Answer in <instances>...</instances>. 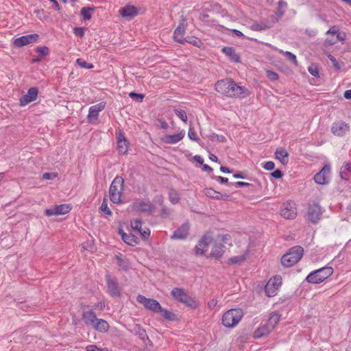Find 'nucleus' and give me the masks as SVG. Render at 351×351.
<instances>
[{
  "label": "nucleus",
  "mask_w": 351,
  "mask_h": 351,
  "mask_svg": "<svg viewBox=\"0 0 351 351\" xmlns=\"http://www.w3.org/2000/svg\"><path fill=\"white\" fill-rule=\"evenodd\" d=\"M215 90L228 97H244L247 95V90L239 86L232 79L218 80L215 85Z\"/></svg>",
  "instance_id": "1"
},
{
  "label": "nucleus",
  "mask_w": 351,
  "mask_h": 351,
  "mask_svg": "<svg viewBox=\"0 0 351 351\" xmlns=\"http://www.w3.org/2000/svg\"><path fill=\"white\" fill-rule=\"evenodd\" d=\"M304 249L299 245L292 247L289 252L281 258L282 265L289 267L296 264L302 257Z\"/></svg>",
  "instance_id": "2"
},
{
  "label": "nucleus",
  "mask_w": 351,
  "mask_h": 351,
  "mask_svg": "<svg viewBox=\"0 0 351 351\" xmlns=\"http://www.w3.org/2000/svg\"><path fill=\"white\" fill-rule=\"evenodd\" d=\"M124 180L121 176H117L112 182L110 189L109 195L110 201L114 204H119L121 202V195L123 191Z\"/></svg>",
  "instance_id": "3"
},
{
  "label": "nucleus",
  "mask_w": 351,
  "mask_h": 351,
  "mask_svg": "<svg viewBox=\"0 0 351 351\" xmlns=\"http://www.w3.org/2000/svg\"><path fill=\"white\" fill-rule=\"evenodd\" d=\"M243 312L240 308H232L226 311L222 317V324L226 328H232L241 321Z\"/></svg>",
  "instance_id": "4"
},
{
  "label": "nucleus",
  "mask_w": 351,
  "mask_h": 351,
  "mask_svg": "<svg viewBox=\"0 0 351 351\" xmlns=\"http://www.w3.org/2000/svg\"><path fill=\"white\" fill-rule=\"evenodd\" d=\"M333 273V269L330 267H323L319 269L311 272L306 280L312 284H317L323 282L330 277Z\"/></svg>",
  "instance_id": "5"
},
{
  "label": "nucleus",
  "mask_w": 351,
  "mask_h": 351,
  "mask_svg": "<svg viewBox=\"0 0 351 351\" xmlns=\"http://www.w3.org/2000/svg\"><path fill=\"white\" fill-rule=\"evenodd\" d=\"M171 293L174 299L184 303L191 308H196L198 306V302L194 298L189 296L184 289L173 288Z\"/></svg>",
  "instance_id": "6"
},
{
  "label": "nucleus",
  "mask_w": 351,
  "mask_h": 351,
  "mask_svg": "<svg viewBox=\"0 0 351 351\" xmlns=\"http://www.w3.org/2000/svg\"><path fill=\"white\" fill-rule=\"evenodd\" d=\"M322 213V207L318 204H310L305 219L308 222L315 224L320 220Z\"/></svg>",
  "instance_id": "7"
},
{
  "label": "nucleus",
  "mask_w": 351,
  "mask_h": 351,
  "mask_svg": "<svg viewBox=\"0 0 351 351\" xmlns=\"http://www.w3.org/2000/svg\"><path fill=\"white\" fill-rule=\"evenodd\" d=\"M136 300L138 303L143 304L145 308L152 312L159 313L161 309L160 303L153 298H147L142 295H138L136 297Z\"/></svg>",
  "instance_id": "8"
},
{
  "label": "nucleus",
  "mask_w": 351,
  "mask_h": 351,
  "mask_svg": "<svg viewBox=\"0 0 351 351\" xmlns=\"http://www.w3.org/2000/svg\"><path fill=\"white\" fill-rule=\"evenodd\" d=\"M330 166L326 164L314 176V181L318 184H327L330 182Z\"/></svg>",
  "instance_id": "9"
},
{
  "label": "nucleus",
  "mask_w": 351,
  "mask_h": 351,
  "mask_svg": "<svg viewBox=\"0 0 351 351\" xmlns=\"http://www.w3.org/2000/svg\"><path fill=\"white\" fill-rule=\"evenodd\" d=\"M282 285L280 276H275L271 278L265 287V294L268 297H273L277 294V291Z\"/></svg>",
  "instance_id": "10"
},
{
  "label": "nucleus",
  "mask_w": 351,
  "mask_h": 351,
  "mask_svg": "<svg viewBox=\"0 0 351 351\" xmlns=\"http://www.w3.org/2000/svg\"><path fill=\"white\" fill-rule=\"evenodd\" d=\"M280 215L285 219H294L297 215L295 203L291 201L283 203L280 209Z\"/></svg>",
  "instance_id": "11"
},
{
  "label": "nucleus",
  "mask_w": 351,
  "mask_h": 351,
  "mask_svg": "<svg viewBox=\"0 0 351 351\" xmlns=\"http://www.w3.org/2000/svg\"><path fill=\"white\" fill-rule=\"evenodd\" d=\"M132 208L138 212L152 214L155 209V206L149 201H136L132 205Z\"/></svg>",
  "instance_id": "12"
},
{
  "label": "nucleus",
  "mask_w": 351,
  "mask_h": 351,
  "mask_svg": "<svg viewBox=\"0 0 351 351\" xmlns=\"http://www.w3.org/2000/svg\"><path fill=\"white\" fill-rule=\"evenodd\" d=\"M39 36L37 34H28L14 40L13 44L16 47H22L37 41Z\"/></svg>",
  "instance_id": "13"
},
{
  "label": "nucleus",
  "mask_w": 351,
  "mask_h": 351,
  "mask_svg": "<svg viewBox=\"0 0 351 351\" xmlns=\"http://www.w3.org/2000/svg\"><path fill=\"white\" fill-rule=\"evenodd\" d=\"M38 90L36 87H31L27 90V93L26 95H23L20 99V106H25L27 104L36 100L38 97Z\"/></svg>",
  "instance_id": "14"
},
{
  "label": "nucleus",
  "mask_w": 351,
  "mask_h": 351,
  "mask_svg": "<svg viewBox=\"0 0 351 351\" xmlns=\"http://www.w3.org/2000/svg\"><path fill=\"white\" fill-rule=\"evenodd\" d=\"M106 278L108 293L113 297H119L121 295V291L118 283L112 279L109 274L106 276Z\"/></svg>",
  "instance_id": "15"
},
{
  "label": "nucleus",
  "mask_w": 351,
  "mask_h": 351,
  "mask_svg": "<svg viewBox=\"0 0 351 351\" xmlns=\"http://www.w3.org/2000/svg\"><path fill=\"white\" fill-rule=\"evenodd\" d=\"M189 223H183L180 227L175 230L173 234L171 236V240H184L185 239L189 232Z\"/></svg>",
  "instance_id": "16"
},
{
  "label": "nucleus",
  "mask_w": 351,
  "mask_h": 351,
  "mask_svg": "<svg viewBox=\"0 0 351 351\" xmlns=\"http://www.w3.org/2000/svg\"><path fill=\"white\" fill-rule=\"evenodd\" d=\"M105 103L100 102L98 104L90 107L87 119L90 123L93 120L98 119L99 112L103 110L105 108Z\"/></svg>",
  "instance_id": "17"
},
{
  "label": "nucleus",
  "mask_w": 351,
  "mask_h": 351,
  "mask_svg": "<svg viewBox=\"0 0 351 351\" xmlns=\"http://www.w3.org/2000/svg\"><path fill=\"white\" fill-rule=\"evenodd\" d=\"M349 125L343 121L335 122L332 124L331 132L337 136H343L349 130Z\"/></svg>",
  "instance_id": "18"
},
{
  "label": "nucleus",
  "mask_w": 351,
  "mask_h": 351,
  "mask_svg": "<svg viewBox=\"0 0 351 351\" xmlns=\"http://www.w3.org/2000/svg\"><path fill=\"white\" fill-rule=\"evenodd\" d=\"M82 319L87 326H91L92 328L97 319L95 313L92 310L84 311Z\"/></svg>",
  "instance_id": "19"
},
{
  "label": "nucleus",
  "mask_w": 351,
  "mask_h": 351,
  "mask_svg": "<svg viewBox=\"0 0 351 351\" xmlns=\"http://www.w3.org/2000/svg\"><path fill=\"white\" fill-rule=\"evenodd\" d=\"M119 14L122 17L132 19L138 14V9L134 6L128 5L119 10Z\"/></svg>",
  "instance_id": "20"
},
{
  "label": "nucleus",
  "mask_w": 351,
  "mask_h": 351,
  "mask_svg": "<svg viewBox=\"0 0 351 351\" xmlns=\"http://www.w3.org/2000/svg\"><path fill=\"white\" fill-rule=\"evenodd\" d=\"M287 8V3L285 0H280L278 3L277 10L275 12V16H272V23H276L285 14Z\"/></svg>",
  "instance_id": "21"
},
{
  "label": "nucleus",
  "mask_w": 351,
  "mask_h": 351,
  "mask_svg": "<svg viewBox=\"0 0 351 351\" xmlns=\"http://www.w3.org/2000/svg\"><path fill=\"white\" fill-rule=\"evenodd\" d=\"M131 332H133L135 335H138V337L145 343L146 341H149V337L146 333V331L143 327L138 324H135L132 326V329L130 330Z\"/></svg>",
  "instance_id": "22"
},
{
  "label": "nucleus",
  "mask_w": 351,
  "mask_h": 351,
  "mask_svg": "<svg viewBox=\"0 0 351 351\" xmlns=\"http://www.w3.org/2000/svg\"><path fill=\"white\" fill-rule=\"evenodd\" d=\"M186 27L184 25V23H180L179 25L174 31L173 38L174 40L181 44L184 43L185 38H184V35L185 33Z\"/></svg>",
  "instance_id": "23"
},
{
  "label": "nucleus",
  "mask_w": 351,
  "mask_h": 351,
  "mask_svg": "<svg viewBox=\"0 0 351 351\" xmlns=\"http://www.w3.org/2000/svg\"><path fill=\"white\" fill-rule=\"evenodd\" d=\"M128 143L124 135L119 132L117 136V149L119 154H125L128 151Z\"/></svg>",
  "instance_id": "24"
},
{
  "label": "nucleus",
  "mask_w": 351,
  "mask_h": 351,
  "mask_svg": "<svg viewBox=\"0 0 351 351\" xmlns=\"http://www.w3.org/2000/svg\"><path fill=\"white\" fill-rule=\"evenodd\" d=\"M119 233L121 234L123 241L128 245L134 246L138 243V239L135 235L128 234L121 229L119 230Z\"/></svg>",
  "instance_id": "25"
},
{
  "label": "nucleus",
  "mask_w": 351,
  "mask_h": 351,
  "mask_svg": "<svg viewBox=\"0 0 351 351\" xmlns=\"http://www.w3.org/2000/svg\"><path fill=\"white\" fill-rule=\"evenodd\" d=\"M221 51L227 56L229 59L233 62H239L240 57L236 53L235 49L232 47H225L221 49Z\"/></svg>",
  "instance_id": "26"
},
{
  "label": "nucleus",
  "mask_w": 351,
  "mask_h": 351,
  "mask_svg": "<svg viewBox=\"0 0 351 351\" xmlns=\"http://www.w3.org/2000/svg\"><path fill=\"white\" fill-rule=\"evenodd\" d=\"M273 330L272 327H270L267 324L259 327L254 332V337L255 339H260L265 336L268 335Z\"/></svg>",
  "instance_id": "27"
},
{
  "label": "nucleus",
  "mask_w": 351,
  "mask_h": 351,
  "mask_svg": "<svg viewBox=\"0 0 351 351\" xmlns=\"http://www.w3.org/2000/svg\"><path fill=\"white\" fill-rule=\"evenodd\" d=\"M184 136V133L182 132L173 134V135H166L162 138V141L165 143L168 144H175L178 142L180 141Z\"/></svg>",
  "instance_id": "28"
},
{
  "label": "nucleus",
  "mask_w": 351,
  "mask_h": 351,
  "mask_svg": "<svg viewBox=\"0 0 351 351\" xmlns=\"http://www.w3.org/2000/svg\"><path fill=\"white\" fill-rule=\"evenodd\" d=\"M204 195L208 197L215 199H225L228 197L226 194H221L219 192L211 189L207 188L204 190Z\"/></svg>",
  "instance_id": "29"
},
{
  "label": "nucleus",
  "mask_w": 351,
  "mask_h": 351,
  "mask_svg": "<svg viewBox=\"0 0 351 351\" xmlns=\"http://www.w3.org/2000/svg\"><path fill=\"white\" fill-rule=\"evenodd\" d=\"M274 23L269 21H261L260 23L254 22L250 27V29L253 31H263L267 29L271 28Z\"/></svg>",
  "instance_id": "30"
},
{
  "label": "nucleus",
  "mask_w": 351,
  "mask_h": 351,
  "mask_svg": "<svg viewBox=\"0 0 351 351\" xmlns=\"http://www.w3.org/2000/svg\"><path fill=\"white\" fill-rule=\"evenodd\" d=\"M93 328L100 332H106L109 329V324L106 320L97 318Z\"/></svg>",
  "instance_id": "31"
},
{
  "label": "nucleus",
  "mask_w": 351,
  "mask_h": 351,
  "mask_svg": "<svg viewBox=\"0 0 351 351\" xmlns=\"http://www.w3.org/2000/svg\"><path fill=\"white\" fill-rule=\"evenodd\" d=\"M276 158L279 160L283 165L288 162V152L283 148H278L275 152Z\"/></svg>",
  "instance_id": "32"
},
{
  "label": "nucleus",
  "mask_w": 351,
  "mask_h": 351,
  "mask_svg": "<svg viewBox=\"0 0 351 351\" xmlns=\"http://www.w3.org/2000/svg\"><path fill=\"white\" fill-rule=\"evenodd\" d=\"M212 241V234H210V232H208L203 235L202 239L199 241L198 244L199 245V246H202L206 250L208 246L209 245Z\"/></svg>",
  "instance_id": "33"
},
{
  "label": "nucleus",
  "mask_w": 351,
  "mask_h": 351,
  "mask_svg": "<svg viewBox=\"0 0 351 351\" xmlns=\"http://www.w3.org/2000/svg\"><path fill=\"white\" fill-rule=\"evenodd\" d=\"M223 254V245L221 244H215L212 248L210 256L216 258H219Z\"/></svg>",
  "instance_id": "34"
},
{
  "label": "nucleus",
  "mask_w": 351,
  "mask_h": 351,
  "mask_svg": "<svg viewBox=\"0 0 351 351\" xmlns=\"http://www.w3.org/2000/svg\"><path fill=\"white\" fill-rule=\"evenodd\" d=\"M351 173V167L350 163H345L341 168L340 176L341 179L347 180L349 177V174Z\"/></svg>",
  "instance_id": "35"
},
{
  "label": "nucleus",
  "mask_w": 351,
  "mask_h": 351,
  "mask_svg": "<svg viewBox=\"0 0 351 351\" xmlns=\"http://www.w3.org/2000/svg\"><path fill=\"white\" fill-rule=\"evenodd\" d=\"M280 319V315L278 313H273L268 319L267 324L270 327H272L274 330L276 324L279 322Z\"/></svg>",
  "instance_id": "36"
},
{
  "label": "nucleus",
  "mask_w": 351,
  "mask_h": 351,
  "mask_svg": "<svg viewBox=\"0 0 351 351\" xmlns=\"http://www.w3.org/2000/svg\"><path fill=\"white\" fill-rule=\"evenodd\" d=\"M159 313H160L161 315L167 320L174 321L176 319V315L167 309L163 308L162 306Z\"/></svg>",
  "instance_id": "37"
},
{
  "label": "nucleus",
  "mask_w": 351,
  "mask_h": 351,
  "mask_svg": "<svg viewBox=\"0 0 351 351\" xmlns=\"http://www.w3.org/2000/svg\"><path fill=\"white\" fill-rule=\"evenodd\" d=\"M57 215H64L68 213L71 208L69 204H60L55 207Z\"/></svg>",
  "instance_id": "38"
},
{
  "label": "nucleus",
  "mask_w": 351,
  "mask_h": 351,
  "mask_svg": "<svg viewBox=\"0 0 351 351\" xmlns=\"http://www.w3.org/2000/svg\"><path fill=\"white\" fill-rule=\"evenodd\" d=\"M94 11L93 8L84 7L81 10V15L84 20H90Z\"/></svg>",
  "instance_id": "39"
},
{
  "label": "nucleus",
  "mask_w": 351,
  "mask_h": 351,
  "mask_svg": "<svg viewBox=\"0 0 351 351\" xmlns=\"http://www.w3.org/2000/svg\"><path fill=\"white\" fill-rule=\"evenodd\" d=\"M169 201L173 204H178L180 199L178 192L175 189H170V191L169 192Z\"/></svg>",
  "instance_id": "40"
},
{
  "label": "nucleus",
  "mask_w": 351,
  "mask_h": 351,
  "mask_svg": "<svg viewBox=\"0 0 351 351\" xmlns=\"http://www.w3.org/2000/svg\"><path fill=\"white\" fill-rule=\"evenodd\" d=\"M206 138H209L212 141H217L220 143H224L226 141V138L223 135H219L215 133H211L206 136Z\"/></svg>",
  "instance_id": "41"
},
{
  "label": "nucleus",
  "mask_w": 351,
  "mask_h": 351,
  "mask_svg": "<svg viewBox=\"0 0 351 351\" xmlns=\"http://www.w3.org/2000/svg\"><path fill=\"white\" fill-rule=\"evenodd\" d=\"M116 259L117 260L118 266L123 270L127 271L130 268L129 263L123 259L121 256H117Z\"/></svg>",
  "instance_id": "42"
},
{
  "label": "nucleus",
  "mask_w": 351,
  "mask_h": 351,
  "mask_svg": "<svg viewBox=\"0 0 351 351\" xmlns=\"http://www.w3.org/2000/svg\"><path fill=\"white\" fill-rule=\"evenodd\" d=\"M130 225L133 230L141 232L142 229V220L140 219L131 220Z\"/></svg>",
  "instance_id": "43"
},
{
  "label": "nucleus",
  "mask_w": 351,
  "mask_h": 351,
  "mask_svg": "<svg viewBox=\"0 0 351 351\" xmlns=\"http://www.w3.org/2000/svg\"><path fill=\"white\" fill-rule=\"evenodd\" d=\"M245 259H246V256L245 254L234 256L233 257H231L228 260V263L230 264H239V263L243 262Z\"/></svg>",
  "instance_id": "44"
},
{
  "label": "nucleus",
  "mask_w": 351,
  "mask_h": 351,
  "mask_svg": "<svg viewBox=\"0 0 351 351\" xmlns=\"http://www.w3.org/2000/svg\"><path fill=\"white\" fill-rule=\"evenodd\" d=\"M184 43H189L196 47H199L202 44L200 39L193 36H188L185 38Z\"/></svg>",
  "instance_id": "45"
},
{
  "label": "nucleus",
  "mask_w": 351,
  "mask_h": 351,
  "mask_svg": "<svg viewBox=\"0 0 351 351\" xmlns=\"http://www.w3.org/2000/svg\"><path fill=\"white\" fill-rule=\"evenodd\" d=\"M99 208H100L101 211L102 213H104V214H106L107 215H112V212L108 206V202L106 198H104L103 199V202H102L101 205Z\"/></svg>",
  "instance_id": "46"
},
{
  "label": "nucleus",
  "mask_w": 351,
  "mask_h": 351,
  "mask_svg": "<svg viewBox=\"0 0 351 351\" xmlns=\"http://www.w3.org/2000/svg\"><path fill=\"white\" fill-rule=\"evenodd\" d=\"M129 97L132 99L134 101L141 102L145 97V95L143 94L136 93L132 92L129 93Z\"/></svg>",
  "instance_id": "47"
},
{
  "label": "nucleus",
  "mask_w": 351,
  "mask_h": 351,
  "mask_svg": "<svg viewBox=\"0 0 351 351\" xmlns=\"http://www.w3.org/2000/svg\"><path fill=\"white\" fill-rule=\"evenodd\" d=\"M76 63L82 68L92 69L93 67L92 64L87 63L82 58H77Z\"/></svg>",
  "instance_id": "48"
},
{
  "label": "nucleus",
  "mask_w": 351,
  "mask_h": 351,
  "mask_svg": "<svg viewBox=\"0 0 351 351\" xmlns=\"http://www.w3.org/2000/svg\"><path fill=\"white\" fill-rule=\"evenodd\" d=\"M175 113L176 115L184 123L187 121V115L184 110H175Z\"/></svg>",
  "instance_id": "49"
},
{
  "label": "nucleus",
  "mask_w": 351,
  "mask_h": 351,
  "mask_svg": "<svg viewBox=\"0 0 351 351\" xmlns=\"http://www.w3.org/2000/svg\"><path fill=\"white\" fill-rule=\"evenodd\" d=\"M36 52L40 56H45L49 53V48L45 46L38 47L36 48Z\"/></svg>",
  "instance_id": "50"
},
{
  "label": "nucleus",
  "mask_w": 351,
  "mask_h": 351,
  "mask_svg": "<svg viewBox=\"0 0 351 351\" xmlns=\"http://www.w3.org/2000/svg\"><path fill=\"white\" fill-rule=\"evenodd\" d=\"M188 136L189 138L192 141L197 142L199 141V138L197 137L196 132H195L194 129L191 127L189 128Z\"/></svg>",
  "instance_id": "51"
},
{
  "label": "nucleus",
  "mask_w": 351,
  "mask_h": 351,
  "mask_svg": "<svg viewBox=\"0 0 351 351\" xmlns=\"http://www.w3.org/2000/svg\"><path fill=\"white\" fill-rule=\"evenodd\" d=\"M86 351H108L106 348H99L95 345H88L86 348Z\"/></svg>",
  "instance_id": "52"
},
{
  "label": "nucleus",
  "mask_w": 351,
  "mask_h": 351,
  "mask_svg": "<svg viewBox=\"0 0 351 351\" xmlns=\"http://www.w3.org/2000/svg\"><path fill=\"white\" fill-rule=\"evenodd\" d=\"M73 33L75 36L82 38L85 34V29L84 27H75L73 29Z\"/></svg>",
  "instance_id": "53"
},
{
  "label": "nucleus",
  "mask_w": 351,
  "mask_h": 351,
  "mask_svg": "<svg viewBox=\"0 0 351 351\" xmlns=\"http://www.w3.org/2000/svg\"><path fill=\"white\" fill-rule=\"evenodd\" d=\"M308 71L313 76L319 77V70L316 65H311L308 68Z\"/></svg>",
  "instance_id": "54"
},
{
  "label": "nucleus",
  "mask_w": 351,
  "mask_h": 351,
  "mask_svg": "<svg viewBox=\"0 0 351 351\" xmlns=\"http://www.w3.org/2000/svg\"><path fill=\"white\" fill-rule=\"evenodd\" d=\"M283 53L288 60H289L290 61L293 62L295 64H297L298 61L296 59V56L293 53H292L289 51H285V52H283Z\"/></svg>",
  "instance_id": "55"
},
{
  "label": "nucleus",
  "mask_w": 351,
  "mask_h": 351,
  "mask_svg": "<svg viewBox=\"0 0 351 351\" xmlns=\"http://www.w3.org/2000/svg\"><path fill=\"white\" fill-rule=\"evenodd\" d=\"M58 176V173L56 172H46L43 175V179L44 180H53Z\"/></svg>",
  "instance_id": "56"
},
{
  "label": "nucleus",
  "mask_w": 351,
  "mask_h": 351,
  "mask_svg": "<svg viewBox=\"0 0 351 351\" xmlns=\"http://www.w3.org/2000/svg\"><path fill=\"white\" fill-rule=\"evenodd\" d=\"M267 77L271 81H275L278 79V75L273 71H267Z\"/></svg>",
  "instance_id": "57"
},
{
  "label": "nucleus",
  "mask_w": 351,
  "mask_h": 351,
  "mask_svg": "<svg viewBox=\"0 0 351 351\" xmlns=\"http://www.w3.org/2000/svg\"><path fill=\"white\" fill-rule=\"evenodd\" d=\"M335 36H332V38H326L324 41V45L326 46H332L337 43V39L336 37H334Z\"/></svg>",
  "instance_id": "58"
},
{
  "label": "nucleus",
  "mask_w": 351,
  "mask_h": 351,
  "mask_svg": "<svg viewBox=\"0 0 351 351\" xmlns=\"http://www.w3.org/2000/svg\"><path fill=\"white\" fill-rule=\"evenodd\" d=\"M153 202L156 204L162 206L164 203V197L162 195H157L154 197Z\"/></svg>",
  "instance_id": "59"
},
{
  "label": "nucleus",
  "mask_w": 351,
  "mask_h": 351,
  "mask_svg": "<svg viewBox=\"0 0 351 351\" xmlns=\"http://www.w3.org/2000/svg\"><path fill=\"white\" fill-rule=\"evenodd\" d=\"M263 167L267 171H271L275 168V164L272 161H267L263 165Z\"/></svg>",
  "instance_id": "60"
},
{
  "label": "nucleus",
  "mask_w": 351,
  "mask_h": 351,
  "mask_svg": "<svg viewBox=\"0 0 351 351\" xmlns=\"http://www.w3.org/2000/svg\"><path fill=\"white\" fill-rule=\"evenodd\" d=\"M171 210L166 207V206H163L161 209V211H160V213H161V216L162 217H169L170 215H171Z\"/></svg>",
  "instance_id": "61"
},
{
  "label": "nucleus",
  "mask_w": 351,
  "mask_h": 351,
  "mask_svg": "<svg viewBox=\"0 0 351 351\" xmlns=\"http://www.w3.org/2000/svg\"><path fill=\"white\" fill-rule=\"evenodd\" d=\"M206 250L203 248L202 246H199V244H197L195 247V253L196 255H204L205 252Z\"/></svg>",
  "instance_id": "62"
},
{
  "label": "nucleus",
  "mask_w": 351,
  "mask_h": 351,
  "mask_svg": "<svg viewBox=\"0 0 351 351\" xmlns=\"http://www.w3.org/2000/svg\"><path fill=\"white\" fill-rule=\"evenodd\" d=\"M328 58H329L330 60L331 61V62H332V66H333L336 69H337V70L340 69L341 66H340V65H339V64L338 61L336 60V58H335L334 56H331V55H330V56H328Z\"/></svg>",
  "instance_id": "63"
},
{
  "label": "nucleus",
  "mask_w": 351,
  "mask_h": 351,
  "mask_svg": "<svg viewBox=\"0 0 351 351\" xmlns=\"http://www.w3.org/2000/svg\"><path fill=\"white\" fill-rule=\"evenodd\" d=\"M221 238L222 242L230 245L231 237L230 234H223L221 236H219Z\"/></svg>",
  "instance_id": "64"
}]
</instances>
